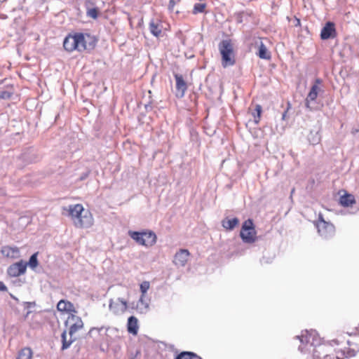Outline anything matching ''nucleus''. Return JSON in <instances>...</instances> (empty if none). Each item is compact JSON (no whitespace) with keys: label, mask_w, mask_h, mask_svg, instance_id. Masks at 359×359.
<instances>
[{"label":"nucleus","mask_w":359,"mask_h":359,"mask_svg":"<svg viewBox=\"0 0 359 359\" xmlns=\"http://www.w3.org/2000/svg\"><path fill=\"white\" fill-rule=\"evenodd\" d=\"M296 338L300 340L301 345L298 349L301 353L311 352V348L313 347V359H320L322 355L332 350L330 345L322 343V339L314 330L302 331V334Z\"/></svg>","instance_id":"f257e3e1"},{"label":"nucleus","mask_w":359,"mask_h":359,"mask_svg":"<svg viewBox=\"0 0 359 359\" xmlns=\"http://www.w3.org/2000/svg\"><path fill=\"white\" fill-rule=\"evenodd\" d=\"M76 227L88 228L93 224V218L89 211H84L81 204L70 205L66 209Z\"/></svg>","instance_id":"f03ea898"},{"label":"nucleus","mask_w":359,"mask_h":359,"mask_svg":"<svg viewBox=\"0 0 359 359\" xmlns=\"http://www.w3.org/2000/svg\"><path fill=\"white\" fill-rule=\"evenodd\" d=\"M222 55V65L224 67L232 66L235 64L233 47L230 39H224L218 45Z\"/></svg>","instance_id":"7ed1b4c3"},{"label":"nucleus","mask_w":359,"mask_h":359,"mask_svg":"<svg viewBox=\"0 0 359 359\" xmlns=\"http://www.w3.org/2000/svg\"><path fill=\"white\" fill-rule=\"evenodd\" d=\"M75 37L77 46L76 50L79 52L93 50L97 42V39L88 33L75 32Z\"/></svg>","instance_id":"20e7f679"},{"label":"nucleus","mask_w":359,"mask_h":359,"mask_svg":"<svg viewBox=\"0 0 359 359\" xmlns=\"http://www.w3.org/2000/svg\"><path fill=\"white\" fill-rule=\"evenodd\" d=\"M70 320L74 321V323L70 325L69 330V334L70 335L69 340H67V331L65 330L61 334L62 338V348L61 349L65 350L67 349L71 344L76 341V338L74 337L73 335L74 333H76L78 330H81L83 326V323L81 318L78 316H73Z\"/></svg>","instance_id":"39448f33"},{"label":"nucleus","mask_w":359,"mask_h":359,"mask_svg":"<svg viewBox=\"0 0 359 359\" xmlns=\"http://www.w3.org/2000/svg\"><path fill=\"white\" fill-rule=\"evenodd\" d=\"M240 236L245 243H252L256 241V231L252 219H248L243 223Z\"/></svg>","instance_id":"423d86ee"},{"label":"nucleus","mask_w":359,"mask_h":359,"mask_svg":"<svg viewBox=\"0 0 359 359\" xmlns=\"http://www.w3.org/2000/svg\"><path fill=\"white\" fill-rule=\"evenodd\" d=\"M316 228L318 233L324 238H330L334 234V226L332 223L325 221L321 214L319 215L316 222Z\"/></svg>","instance_id":"0eeeda50"},{"label":"nucleus","mask_w":359,"mask_h":359,"mask_svg":"<svg viewBox=\"0 0 359 359\" xmlns=\"http://www.w3.org/2000/svg\"><path fill=\"white\" fill-rule=\"evenodd\" d=\"M128 308V302L123 298L118 297L116 300L110 299L109 301V309L114 315L117 316L125 313Z\"/></svg>","instance_id":"6e6552de"},{"label":"nucleus","mask_w":359,"mask_h":359,"mask_svg":"<svg viewBox=\"0 0 359 359\" xmlns=\"http://www.w3.org/2000/svg\"><path fill=\"white\" fill-rule=\"evenodd\" d=\"M27 269V264L22 260L13 264L8 269V274L11 277H18L25 273Z\"/></svg>","instance_id":"1a4fd4ad"},{"label":"nucleus","mask_w":359,"mask_h":359,"mask_svg":"<svg viewBox=\"0 0 359 359\" xmlns=\"http://www.w3.org/2000/svg\"><path fill=\"white\" fill-rule=\"evenodd\" d=\"M174 77L176 81V96L179 98H182L187 90V84L182 75L174 74Z\"/></svg>","instance_id":"9d476101"},{"label":"nucleus","mask_w":359,"mask_h":359,"mask_svg":"<svg viewBox=\"0 0 359 359\" xmlns=\"http://www.w3.org/2000/svg\"><path fill=\"white\" fill-rule=\"evenodd\" d=\"M336 36L335 25L332 22H327L325 26L322 28L320 32V38L323 40L332 39Z\"/></svg>","instance_id":"9b49d317"},{"label":"nucleus","mask_w":359,"mask_h":359,"mask_svg":"<svg viewBox=\"0 0 359 359\" xmlns=\"http://www.w3.org/2000/svg\"><path fill=\"white\" fill-rule=\"evenodd\" d=\"M190 253L188 250H180L174 257L173 262L177 266H184L187 262Z\"/></svg>","instance_id":"f8f14e48"},{"label":"nucleus","mask_w":359,"mask_h":359,"mask_svg":"<svg viewBox=\"0 0 359 359\" xmlns=\"http://www.w3.org/2000/svg\"><path fill=\"white\" fill-rule=\"evenodd\" d=\"M321 83V79H316L314 81V84L311 86V90L307 95L306 98V107L307 108L311 109L310 107V102L315 101L318 97V93L319 90L318 84Z\"/></svg>","instance_id":"ddd939ff"},{"label":"nucleus","mask_w":359,"mask_h":359,"mask_svg":"<svg viewBox=\"0 0 359 359\" xmlns=\"http://www.w3.org/2000/svg\"><path fill=\"white\" fill-rule=\"evenodd\" d=\"M86 16L96 20L99 15V8L95 6L94 0H86L84 4Z\"/></svg>","instance_id":"4468645a"},{"label":"nucleus","mask_w":359,"mask_h":359,"mask_svg":"<svg viewBox=\"0 0 359 359\" xmlns=\"http://www.w3.org/2000/svg\"><path fill=\"white\" fill-rule=\"evenodd\" d=\"M63 47L65 50L72 52L76 50L77 46L76 43L75 33L69 34L64 39Z\"/></svg>","instance_id":"2eb2a0df"},{"label":"nucleus","mask_w":359,"mask_h":359,"mask_svg":"<svg viewBox=\"0 0 359 359\" xmlns=\"http://www.w3.org/2000/svg\"><path fill=\"white\" fill-rule=\"evenodd\" d=\"M149 309V299L146 297V294H141L136 304V309L140 313H146Z\"/></svg>","instance_id":"dca6fc26"},{"label":"nucleus","mask_w":359,"mask_h":359,"mask_svg":"<svg viewBox=\"0 0 359 359\" xmlns=\"http://www.w3.org/2000/svg\"><path fill=\"white\" fill-rule=\"evenodd\" d=\"M320 128L319 127H314L310 130L308 135V141L311 144L316 145L320 143L321 140V135L320 134Z\"/></svg>","instance_id":"f3484780"},{"label":"nucleus","mask_w":359,"mask_h":359,"mask_svg":"<svg viewBox=\"0 0 359 359\" xmlns=\"http://www.w3.org/2000/svg\"><path fill=\"white\" fill-rule=\"evenodd\" d=\"M339 203L343 207H350L353 204L355 203V197L353 195L344 191V194L340 196Z\"/></svg>","instance_id":"a211bd4d"},{"label":"nucleus","mask_w":359,"mask_h":359,"mask_svg":"<svg viewBox=\"0 0 359 359\" xmlns=\"http://www.w3.org/2000/svg\"><path fill=\"white\" fill-rule=\"evenodd\" d=\"M128 332L132 334L136 335L138 332V320L136 317L132 316L128 318L127 322Z\"/></svg>","instance_id":"6ab92c4d"},{"label":"nucleus","mask_w":359,"mask_h":359,"mask_svg":"<svg viewBox=\"0 0 359 359\" xmlns=\"http://www.w3.org/2000/svg\"><path fill=\"white\" fill-rule=\"evenodd\" d=\"M239 224L237 217H226L222 221V226L226 230H233Z\"/></svg>","instance_id":"aec40b11"},{"label":"nucleus","mask_w":359,"mask_h":359,"mask_svg":"<svg viewBox=\"0 0 359 359\" xmlns=\"http://www.w3.org/2000/svg\"><path fill=\"white\" fill-rule=\"evenodd\" d=\"M162 26L160 22H156L154 19L151 20L149 24V29L152 35L156 37L160 36L162 32Z\"/></svg>","instance_id":"412c9836"},{"label":"nucleus","mask_w":359,"mask_h":359,"mask_svg":"<svg viewBox=\"0 0 359 359\" xmlns=\"http://www.w3.org/2000/svg\"><path fill=\"white\" fill-rule=\"evenodd\" d=\"M256 54L261 59L269 60L271 58V53L268 50L266 46L262 41H260L258 51Z\"/></svg>","instance_id":"4be33fe9"},{"label":"nucleus","mask_w":359,"mask_h":359,"mask_svg":"<svg viewBox=\"0 0 359 359\" xmlns=\"http://www.w3.org/2000/svg\"><path fill=\"white\" fill-rule=\"evenodd\" d=\"M144 238L146 239V247L153 246L157 241L156 233L152 231H143Z\"/></svg>","instance_id":"5701e85b"},{"label":"nucleus","mask_w":359,"mask_h":359,"mask_svg":"<svg viewBox=\"0 0 359 359\" xmlns=\"http://www.w3.org/2000/svg\"><path fill=\"white\" fill-rule=\"evenodd\" d=\"M128 235L133 238L137 243L141 245L145 246L146 239L144 238L143 231H129Z\"/></svg>","instance_id":"b1692460"},{"label":"nucleus","mask_w":359,"mask_h":359,"mask_svg":"<svg viewBox=\"0 0 359 359\" xmlns=\"http://www.w3.org/2000/svg\"><path fill=\"white\" fill-rule=\"evenodd\" d=\"M57 309L60 311L71 312L74 309V305L69 301L62 299L57 303Z\"/></svg>","instance_id":"393cba45"},{"label":"nucleus","mask_w":359,"mask_h":359,"mask_svg":"<svg viewBox=\"0 0 359 359\" xmlns=\"http://www.w3.org/2000/svg\"><path fill=\"white\" fill-rule=\"evenodd\" d=\"M1 253L8 257H14L19 253L17 247L4 246L1 249Z\"/></svg>","instance_id":"a878e982"},{"label":"nucleus","mask_w":359,"mask_h":359,"mask_svg":"<svg viewBox=\"0 0 359 359\" xmlns=\"http://www.w3.org/2000/svg\"><path fill=\"white\" fill-rule=\"evenodd\" d=\"M32 356V349L28 347H25L18 352L17 359H31Z\"/></svg>","instance_id":"bb28decb"},{"label":"nucleus","mask_w":359,"mask_h":359,"mask_svg":"<svg viewBox=\"0 0 359 359\" xmlns=\"http://www.w3.org/2000/svg\"><path fill=\"white\" fill-rule=\"evenodd\" d=\"M38 254L39 252H36L32 255L29 259V261L27 262H25V264H27V266H29L32 269H34L39 264L37 258Z\"/></svg>","instance_id":"cd10ccee"},{"label":"nucleus","mask_w":359,"mask_h":359,"mask_svg":"<svg viewBox=\"0 0 359 359\" xmlns=\"http://www.w3.org/2000/svg\"><path fill=\"white\" fill-rule=\"evenodd\" d=\"M194 357H197V354L191 351H182L175 359H193Z\"/></svg>","instance_id":"c85d7f7f"},{"label":"nucleus","mask_w":359,"mask_h":359,"mask_svg":"<svg viewBox=\"0 0 359 359\" xmlns=\"http://www.w3.org/2000/svg\"><path fill=\"white\" fill-rule=\"evenodd\" d=\"M262 111V106L260 104H256L255 111L252 112V116L254 117V121L255 123H258L259 122Z\"/></svg>","instance_id":"c756f323"},{"label":"nucleus","mask_w":359,"mask_h":359,"mask_svg":"<svg viewBox=\"0 0 359 359\" xmlns=\"http://www.w3.org/2000/svg\"><path fill=\"white\" fill-rule=\"evenodd\" d=\"M205 7H206L205 4L196 3L194 6L192 13L196 15V14H198L200 13H203Z\"/></svg>","instance_id":"7c9ffc66"},{"label":"nucleus","mask_w":359,"mask_h":359,"mask_svg":"<svg viewBox=\"0 0 359 359\" xmlns=\"http://www.w3.org/2000/svg\"><path fill=\"white\" fill-rule=\"evenodd\" d=\"M150 283L149 281H143L140 285V290L141 294H146L147 292L149 289Z\"/></svg>","instance_id":"2f4dec72"},{"label":"nucleus","mask_w":359,"mask_h":359,"mask_svg":"<svg viewBox=\"0 0 359 359\" xmlns=\"http://www.w3.org/2000/svg\"><path fill=\"white\" fill-rule=\"evenodd\" d=\"M11 93L6 90H3L0 92V97L2 99H9L11 98Z\"/></svg>","instance_id":"473e14b6"},{"label":"nucleus","mask_w":359,"mask_h":359,"mask_svg":"<svg viewBox=\"0 0 359 359\" xmlns=\"http://www.w3.org/2000/svg\"><path fill=\"white\" fill-rule=\"evenodd\" d=\"M180 0H170L168 4V10L170 11H173L175 6L178 3Z\"/></svg>","instance_id":"72a5a7b5"},{"label":"nucleus","mask_w":359,"mask_h":359,"mask_svg":"<svg viewBox=\"0 0 359 359\" xmlns=\"http://www.w3.org/2000/svg\"><path fill=\"white\" fill-rule=\"evenodd\" d=\"M90 170H87L86 172H83L79 178L78 179L79 181H83L85 180L90 175Z\"/></svg>","instance_id":"f704fd0d"},{"label":"nucleus","mask_w":359,"mask_h":359,"mask_svg":"<svg viewBox=\"0 0 359 359\" xmlns=\"http://www.w3.org/2000/svg\"><path fill=\"white\" fill-rule=\"evenodd\" d=\"M8 290V288L6 285L0 280V291L6 292Z\"/></svg>","instance_id":"c9c22d12"},{"label":"nucleus","mask_w":359,"mask_h":359,"mask_svg":"<svg viewBox=\"0 0 359 359\" xmlns=\"http://www.w3.org/2000/svg\"><path fill=\"white\" fill-rule=\"evenodd\" d=\"M332 358H333V355L329 354L328 353H326L323 355V359H332Z\"/></svg>","instance_id":"e433bc0d"},{"label":"nucleus","mask_w":359,"mask_h":359,"mask_svg":"<svg viewBox=\"0 0 359 359\" xmlns=\"http://www.w3.org/2000/svg\"><path fill=\"white\" fill-rule=\"evenodd\" d=\"M103 327H101V328H95V327H93L90 330L88 334H90L91 332L93 331V330H97L98 332H100L101 330H102Z\"/></svg>","instance_id":"4c0bfd02"},{"label":"nucleus","mask_w":359,"mask_h":359,"mask_svg":"<svg viewBox=\"0 0 359 359\" xmlns=\"http://www.w3.org/2000/svg\"><path fill=\"white\" fill-rule=\"evenodd\" d=\"M145 109L147 111L151 110V105L150 104H145Z\"/></svg>","instance_id":"58836bf2"},{"label":"nucleus","mask_w":359,"mask_h":359,"mask_svg":"<svg viewBox=\"0 0 359 359\" xmlns=\"http://www.w3.org/2000/svg\"><path fill=\"white\" fill-rule=\"evenodd\" d=\"M286 114H287V111H284V113L282 115V119H285V116H286Z\"/></svg>","instance_id":"ea45409f"},{"label":"nucleus","mask_w":359,"mask_h":359,"mask_svg":"<svg viewBox=\"0 0 359 359\" xmlns=\"http://www.w3.org/2000/svg\"><path fill=\"white\" fill-rule=\"evenodd\" d=\"M194 358H196V359H203L201 357H200L199 355H197V357H194Z\"/></svg>","instance_id":"a19ab883"},{"label":"nucleus","mask_w":359,"mask_h":359,"mask_svg":"<svg viewBox=\"0 0 359 359\" xmlns=\"http://www.w3.org/2000/svg\"><path fill=\"white\" fill-rule=\"evenodd\" d=\"M332 341L334 342L335 344H337V340H333Z\"/></svg>","instance_id":"79ce46f5"},{"label":"nucleus","mask_w":359,"mask_h":359,"mask_svg":"<svg viewBox=\"0 0 359 359\" xmlns=\"http://www.w3.org/2000/svg\"><path fill=\"white\" fill-rule=\"evenodd\" d=\"M337 359H339V358L338 356L336 357Z\"/></svg>","instance_id":"37998d69"},{"label":"nucleus","mask_w":359,"mask_h":359,"mask_svg":"<svg viewBox=\"0 0 359 359\" xmlns=\"http://www.w3.org/2000/svg\"><path fill=\"white\" fill-rule=\"evenodd\" d=\"M131 359H134V358H131Z\"/></svg>","instance_id":"c03bdc74"}]
</instances>
